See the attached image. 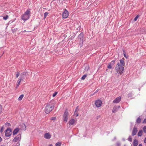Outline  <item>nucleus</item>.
Returning a JSON list of instances; mask_svg holds the SVG:
<instances>
[{
    "label": "nucleus",
    "mask_w": 146,
    "mask_h": 146,
    "mask_svg": "<svg viewBox=\"0 0 146 146\" xmlns=\"http://www.w3.org/2000/svg\"><path fill=\"white\" fill-rule=\"evenodd\" d=\"M142 123H146V118L145 119L143 120V121L142 122Z\"/></svg>",
    "instance_id": "nucleus-38"
},
{
    "label": "nucleus",
    "mask_w": 146,
    "mask_h": 146,
    "mask_svg": "<svg viewBox=\"0 0 146 146\" xmlns=\"http://www.w3.org/2000/svg\"><path fill=\"white\" fill-rule=\"evenodd\" d=\"M20 84V83H17V86H16V88H17L19 87V85Z\"/></svg>",
    "instance_id": "nucleus-43"
},
{
    "label": "nucleus",
    "mask_w": 146,
    "mask_h": 146,
    "mask_svg": "<svg viewBox=\"0 0 146 146\" xmlns=\"http://www.w3.org/2000/svg\"><path fill=\"white\" fill-rule=\"evenodd\" d=\"M98 90H96V92H98Z\"/></svg>",
    "instance_id": "nucleus-55"
},
{
    "label": "nucleus",
    "mask_w": 146,
    "mask_h": 146,
    "mask_svg": "<svg viewBox=\"0 0 146 146\" xmlns=\"http://www.w3.org/2000/svg\"><path fill=\"white\" fill-rule=\"evenodd\" d=\"M20 84V83H17V86H16V88H17L19 87V85Z\"/></svg>",
    "instance_id": "nucleus-40"
},
{
    "label": "nucleus",
    "mask_w": 146,
    "mask_h": 146,
    "mask_svg": "<svg viewBox=\"0 0 146 146\" xmlns=\"http://www.w3.org/2000/svg\"><path fill=\"white\" fill-rule=\"evenodd\" d=\"M61 143L60 142H58L55 144V145L56 146H60L61 145Z\"/></svg>",
    "instance_id": "nucleus-27"
},
{
    "label": "nucleus",
    "mask_w": 146,
    "mask_h": 146,
    "mask_svg": "<svg viewBox=\"0 0 146 146\" xmlns=\"http://www.w3.org/2000/svg\"><path fill=\"white\" fill-rule=\"evenodd\" d=\"M22 80L21 79L19 78L17 81V83H20Z\"/></svg>",
    "instance_id": "nucleus-33"
},
{
    "label": "nucleus",
    "mask_w": 146,
    "mask_h": 146,
    "mask_svg": "<svg viewBox=\"0 0 146 146\" xmlns=\"http://www.w3.org/2000/svg\"><path fill=\"white\" fill-rule=\"evenodd\" d=\"M5 124V125L7 126H10V125H11L10 124L8 123H7Z\"/></svg>",
    "instance_id": "nucleus-34"
},
{
    "label": "nucleus",
    "mask_w": 146,
    "mask_h": 146,
    "mask_svg": "<svg viewBox=\"0 0 146 146\" xmlns=\"http://www.w3.org/2000/svg\"><path fill=\"white\" fill-rule=\"evenodd\" d=\"M137 128L136 127H134L132 131V136H134L136 134L137 132Z\"/></svg>",
    "instance_id": "nucleus-11"
},
{
    "label": "nucleus",
    "mask_w": 146,
    "mask_h": 146,
    "mask_svg": "<svg viewBox=\"0 0 146 146\" xmlns=\"http://www.w3.org/2000/svg\"><path fill=\"white\" fill-rule=\"evenodd\" d=\"M44 137L46 139H49L51 137V135L48 133H46L44 134Z\"/></svg>",
    "instance_id": "nucleus-14"
},
{
    "label": "nucleus",
    "mask_w": 146,
    "mask_h": 146,
    "mask_svg": "<svg viewBox=\"0 0 146 146\" xmlns=\"http://www.w3.org/2000/svg\"><path fill=\"white\" fill-rule=\"evenodd\" d=\"M26 32L25 31H23V32Z\"/></svg>",
    "instance_id": "nucleus-54"
},
{
    "label": "nucleus",
    "mask_w": 146,
    "mask_h": 146,
    "mask_svg": "<svg viewBox=\"0 0 146 146\" xmlns=\"http://www.w3.org/2000/svg\"><path fill=\"white\" fill-rule=\"evenodd\" d=\"M143 131L144 133H146V126H145L143 128Z\"/></svg>",
    "instance_id": "nucleus-29"
},
{
    "label": "nucleus",
    "mask_w": 146,
    "mask_h": 146,
    "mask_svg": "<svg viewBox=\"0 0 146 146\" xmlns=\"http://www.w3.org/2000/svg\"><path fill=\"white\" fill-rule=\"evenodd\" d=\"M2 107L0 105V113L2 112Z\"/></svg>",
    "instance_id": "nucleus-35"
},
{
    "label": "nucleus",
    "mask_w": 146,
    "mask_h": 146,
    "mask_svg": "<svg viewBox=\"0 0 146 146\" xmlns=\"http://www.w3.org/2000/svg\"><path fill=\"white\" fill-rule=\"evenodd\" d=\"M118 110V108L117 106H115L113 107L112 112L113 113L116 112Z\"/></svg>",
    "instance_id": "nucleus-17"
},
{
    "label": "nucleus",
    "mask_w": 146,
    "mask_h": 146,
    "mask_svg": "<svg viewBox=\"0 0 146 146\" xmlns=\"http://www.w3.org/2000/svg\"><path fill=\"white\" fill-rule=\"evenodd\" d=\"M144 143H146V137L145 138V139L144 140Z\"/></svg>",
    "instance_id": "nucleus-48"
},
{
    "label": "nucleus",
    "mask_w": 146,
    "mask_h": 146,
    "mask_svg": "<svg viewBox=\"0 0 146 146\" xmlns=\"http://www.w3.org/2000/svg\"><path fill=\"white\" fill-rule=\"evenodd\" d=\"M48 146H53V145L52 144H50Z\"/></svg>",
    "instance_id": "nucleus-53"
},
{
    "label": "nucleus",
    "mask_w": 146,
    "mask_h": 146,
    "mask_svg": "<svg viewBox=\"0 0 146 146\" xmlns=\"http://www.w3.org/2000/svg\"><path fill=\"white\" fill-rule=\"evenodd\" d=\"M115 62V60H113L111 61V62L110 63L111 65L112 66H113V65L114 64Z\"/></svg>",
    "instance_id": "nucleus-24"
},
{
    "label": "nucleus",
    "mask_w": 146,
    "mask_h": 146,
    "mask_svg": "<svg viewBox=\"0 0 146 146\" xmlns=\"http://www.w3.org/2000/svg\"><path fill=\"white\" fill-rule=\"evenodd\" d=\"M87 75L86 74H85L81 78L82 80H84L86 78V77Z\"/></svg>",
    "instance_id": "nucleus-25"
},
{
    "label": "nucleus",
    "mask_w": 146,
    "mask_h": 146,
    "mask_svg": "<svg viewBox=\"0 0 146 146\" xmlns=\"http://www.w3.org/2000/svg\"><path fill=\"white\" fill-rule=\"evenodd\" d=\"M127 140L130 142H131L132 141V138L131 136H129Z\"/></svg>",
    "instance_id": "nucleus-26"
},
{
    "label": "nucleus",
    "mask_w": 146,
    "mask_h": 146,
    "mask_svg": "<svg viewBox=\"0 0 146 146\" xmlns=\"http://www.w3.org/2000/svg\"><path fill=\"white\" fill-rule=\"evenodd\" d=\"M19 131V128H16L14 129L13 132V134L14 135H16L17 133Z\"/></svg>",
    "instance_id": "nucleus-15"
},
{
    "label": "nucleus",
    "mask_w": 146,
    "mask_h": 146,
    "mask_svg": "<svg viewBox=\"0 0 146 146\" xmlns=\"http://www.w3.org/2000/svg\"><path fill=\"white\" fill-rule=\"evenodd\" d=\"M5 146V145H1V146Z\"/></svg>",
    "instance_id": "nucleus-56"
},
{
    "label": "nucleus",
    "mask_w": 146,
    "mask_h": 146,
    "mask_svg": "<svg viewBox=\"0 0 146 146\" xmlns=\"http://www.w3.org/2000/svg\"><path fill=\"white\" fill-rule=\"evenodd\" d=\"M3 129V127H2L1 128V131H2Z\"/></svg>",
    "instance_id": "nucleus-52"
},
{
    "label": "nucleus",
    "mask_w": 146,
    "mask_h": 146,
    "mask_svg": "<svg viewBox=\"0 0 146 146\" xmlns=\"http://www.w3.org/2000/svg\"><path fill=\"white\" fill-rule=\"evenodd\" d=\"M117 146H119L120 145V143H117Z\"/></svg>",
    "instance_id": "nucleus-47"
},
{
    "label": "nucleus",
    "mask_w": 146,
    "mask_h": 146,
    "mask_svg": "<svg viewBox=\"0 0 146 146\" xmlns=\"http://www.w3.org/2000/svg\"><path fill=\"white\" fill-rule=\"evenodd\" d=\"M19 75H20V73L19 72H18L16 75V77L17 78H18V76H19Z\"/></svg>",
    "instance_id": "nucleus-37"
},
{
    "label": "nucleus",
    "mask_w": 146,
    "mask_h": 146,
    "mask_svg": "<svg viewBox=\"0 0 146 146\" xmlns=\"http://www.w3.org/2000/svg\"><path fill=\"white\" fill-rule=\"evenodd\" d=\"M73 124V119H72L69 121V127H70L71 125H72Z\"/></svg>",
    "instance_id": "nucleus-20"
},
{
    "label": "nucleus",
    "mask_w": 146,
    "mask_h": 146,
    "mask_svg": "<svg viewBox=\"0 0 146 146\" xmlns=\"http://www.w3.org/2000/svg\"><path fill=\"white\" fill-rule=\"evenodd\" d=\"M20 84V83H17V86H16V88H17L19 87V85Z\"/></svg>",
    "instance_id": "nucleus-39"
},
{
    "label": "nucleus",
    "mask_w": 146,
    "mask_h": 146,
    "mask_svg": "<svg viewBox=\"0 0 146 146\" xmlns=\"http://www.w3.org/2000/svg\"><path fill=\"white\" fill-rule=\"evenodd\" d=\"M123 55H124V56L126 58H127V57L126 56L125 54V53H123Z\"/></svg>",
    "instance_id": "nucleus-46"
},
{
    "label": "nucleus",
    "mask_w": 146,
    "mask_h": 146,
    "mask_svg": "<svg viewBox=\"0 0 146 146\" xmlns=\"http://www.w3.org/2000/svg\"><path fill=\"white\" fill-rule=\"evenodd\" d=\"M54 106L53 105L48 103L46 105L45 108V113L46 114L49 113L54 109Z\"/></svg>",
    "instance_id": "nucleus-2"
},
{
    "label": "nucleus",
    "mask_w": 146,
    "mask_h": 146,
    "mask_svg": "<svg viewBox=\"0 0 146 146\" xmlns=\"http://www.w3.org/2000/svg\"><path fill=\"white\" fill-rule=\"evenodd\" d=\"M138 145V141L136 139H134L133 141V146H137Z\"/></svg>",
    "instance_id": "nucleus-16"
},
{
    "label": "nucleus",
    "mask_w": 146,
    "mask_h": 146,
    "mask_svg": "<svg viewBox=\"0 0 146 146\" xmlns=\"http://www.w3.org/2000/svg\"><path fill=\"white\" fill-rule=\"evenodd\" d=\"M8 18V16L6 15L5 16H4L3 17V19L5 20H6Z\"/></svg>",
    "instance_id": "nucleus-31"
},
{
    "label": "nucleus",
    "mask_w": 146,
    "mask_h": 146,
    "mask_svg": "<svg viewBox=\"0 0 146 146\" xmlns=\"http://www.w3.org/2000/svg\"><path fill=\"white\" fill-rule=\"evenodd\" d=\"M27 74V72H24L21 74L20 77L19 78H21L22 80H23L25 78Z\"/></svg>",
    "instance_id": "nucleus-9"
},
{
    "label": "nucleus",
    "mask_w": 146,
    "mask_h": 146,
    "mask_svg": "<svg viewBox=\"0 0 146 146\" xmlns=\"http://www.w3.org/2000/svg\"><path fill=\"white\" fill-rule=\"evenodd\" d=\"M56 117H52L51 118V119L52 120H54L55 119H56Z\"/></svg>",
    "instance_id": "nucleus-44"
},
{
    "label": "nucleus",
    "mask_w": 146,
    "mask_h": 146,
    "mask_svg": "<svg viewBox=\"0 0 146 146\" xmlns=\"http://www.w3.org/2000/svg\"><path fill=\"white\" fill-rule=\"evenodd\" d=\"M124 59H122L119 60L120 63L118 62L116 65L115 70L119 74H121L123 71L125 65Z\"/></svg>",
    "instance_id": "nucleus-1"
},
{
    "label": "nucleus",
    "mask_w": 146,
    "mask_h": 146,
    "mask_svg": "<svg viewBox=\"0 0 146 146\" xmlns=\"http://www.w3.org/2000/svg\"><path fill=\"white\" fill-rule=\"evenodd\" d=\"M11 129L10 128H8L6 131L5 135L7 137H9L11 134Z\"/></svg>",
    "instance_id": "nucleus-5"
},
{
    "label": "nucleus",
    "mask_w": 146,
    "mask_h": 146,
    "mask_svg": "<svg viewBox=\"0 0 146 146\" xmlns=\"http://www.w3.org/2000/svg\"><path fill=\"white\" fill-rule=\"evenodd\" d=\"M30 14V9H28L22 16V19L25 21L28 19L29 18Z\"/></svg>",
    "instance_id": "nucleus-3"
},
{
    "label": "nucleus",
    "mask_w": 146,
    "mask_h": 146,
    "mask_svg": "<svg viewBox=\"0 0 146 146\" xmlns=\"http://www.w3.org/2000/svg\"><path fill=\"white\" fill-rule=\"evenodd\" d=\"M68 113L67 110H66L64 114L63 118L64 121L66 123L68 120Z\"/></svg>",
    "instance_id": "nucleus-4"
},
{
    "label": "nucleus",
    "mask_w": 146,
    "mask_h": 146,
    "mask_svg": "<svg viewBox=\"0 0 146 146\" xmlns=\"http://www.w3.org/2000/svg\"><path fill=\"white\" fill-rule=\"evenodd\" d=\"M121 99V97L119 96L115 98L113 101V103H117L120 102Z\"/></svg>",
    "instance_id": "nucleus-10"
},
{
    "label": "nucleus",
    "mask_w": 146,
    "mask_h": 146,
    "mask_svg": "<svg viewBox=\"0 0 146 146\" xmlns=\"http://www.w3.org/2000/svg\"><path fill=\"white\" fill-rule=\"evenodd\" d=\"M141 119L140 117V116H139L137 119L136 123H141Z\"/></svg>",
    "instance_id": "nucleus-18"
},
{
    "label": "nucleus",
    "mask_w": 146,
    "mask_h": 146,
    "mask_svg": "<svg viewBox=\"0 0 146 146\" xmlns=\"http://www.w3.org/2000/svg\"><path fill=\"white\" fill-rule=\"evenodd\" d=\"M76 121H77V120H74V121H73L74 124V123H76Z\"/></svg>",
    "instance_id": "nucleus-45"
},
{
    "label": "nucleus",
    "mask_w": 146,
    "mask_h": 146,
    "mask_svg": "<svg viewBox=\"0 0 146 146\" xmlns=\"http://www.w3.org/2000/svg\"><path fill=\"white\" fill-rule=\"evenodd\" d=\"M70 42H69V43H68L69 45V44H70Z\"/></svg>",
    "instance_id": "nucleus-57"
},
{
    "label": "nucleus",
    "mask_w": 146,
    "mask_h": 146,
    "mask_svg": "<svg viewBox=\"0 0 146 146\" xmlns=\"http://www.w3.org/2000/svg\"><path fill=\"white\" fill-rule=\"evenodd\" d=\"M84 34L82 33H81L78 36V38L80 39V42L81 43H83V38Z\"/></svg>",
    "instance_id": "nucleus-7"
},
{
    "label": "nucleus",
    "mask_w": 146,
    "mask_h": 146,
    "mask_svg": "<svg viewBox=\"0 0 146 146\" xmlns=\"http://www.w3.org/2000/svg\"><path fill=\"white\" fill-rule=\"evenodd\" d=\"M139 15H137L134 18V21H137V19H138V18H139Z\"/></svg>",
    "instance_id": "nucleus-32"
},
{
    "label": "nucleus",
    "mask_w": 146,
    "mask_h": 146,
    "mask_svg": "<svg viewBox=\"0 0 146 146\" xmlns=\"http://www.w3.org/2000/svg\"><path fill=\"white\" fill-rule=\"evenodd\" d=\"M142 133H143V131L142 130H139V132L138 133V136L141 137V136L142 135Z\"/></svg>",
    "instance_id": "nucleus-19"
},
{
    "label": "nucleus",
    "mask_w": 146,
    "mask_h": 146,
    "mask_svg": "<svg viewBox=\"0 0 146 146\" xmlns=\"http://www.w3.org/2000/svg\"><path fill=\"white\" fill-rule=\"evenodd\" d=\"M79 111V108H78V106L76 107L75 109L74 115H76V116H78V112Z\"/></svg>",
    "instance_id": "nucleus-12"
},
{
    "label": "nucleus",
    "mask_w": 146,
    "mask_h": 146,
    "mask_svg": "<svg viewBox=\"0 0 146 146\" xmlns=\"http://www.w3.org/2000/svg\"><path fill=\"white\" fill-rule=\"evenodd\" d=\"M20 84V83H17V86H16V88H17L19 87V85Z\"/></svg>",
    "instance_id": "nucleus-42"
},
{
    "label": "nucleus",
    "mask_w": 146,
    "mask_h": 146,
    "mask_svg": "<svg viewBox=\"0 0 146 146\" xmlns=\"http://www.w3.org/2000/svg\"><path fill=\"white\" fill-rule=\"evenodd\" d=\"M48 14V13L47 12H46L44 13V17L45 18L47 16Z\"/></svg>",
    "instance_id": "nucleus-28"
},
{
    "label": "nucleus",
    "mask_w": 146,
    "mask_h": 146,
    "mask_svg": "<svg viewBox=\"0 0 146 146\" xmlns=\"http://www.w3.org/2000/svg\"><path fill=\"white\" fill-rule=\"evenodd\" d=\"M57 94V92H54L53 94L52 95V96L53 97H55L56 95V94Z\"/></svg>",
    "instance_id": "nucleus-36"
},
{
    "label": "nucleus",
    "mask_w": 146,
    "mask_h": 146,
    "mask_svg": "<svg viewBox=\"0 0 146 146\" xmlns=\"http://www.w3.org/2000/svg\"><path fill=\"white\" fill-rule=\"evenodd\" d=\"M117 108H118V109L119 108H120V106H117Z\"/></svg>",
    "instance_id": "nucleus-50"
},
{
    "label": "nucleus",
    "mask_w": 146,
    "mask_h": 146,
    "mask_svg": "<svg viewBox=\"0 0 146 146\" xmlns=\"http://www.w3.org/2000/svg\"><path fill=\"white\" fill-rule=\"evenodd\" d=\"M102 104V101L99 100H96L95 102V105L97 107H100L101 106Z\"/></svg>",
    "instance_id": "nucleus-6"
},
{
    "label": "nucleus",
    "mask_w": 146,
    "mask_h": 146,
    "mask_svg": "<svg viewBox=\"0 0 146 146\" xmlns=\"http://www.w3.org/2000/svg\"><path fill=\"white\" fill-rule=\"evenodd\" d=\"M138 146H142V145L141 144H139Z\"/></svg>",
    "instance_id": "nucleus-51"
},
{
    "label": "nucleus",
    "mask_w": 146,
    "mask_h": 146,
    "mask_svg": "<svg viewBox=\"0 0 146 146\" xmlns=\"http://www.w3.org/2000/svg\"><path fill=\"white\" fill-rule=\"evenodd\" d=\"M21 126L22 127V129L24 130H25L26 129V125L24 123H23L21 125Z\"/></svg>",
    "instance_id": "nucleus-21"
},
{
    "label": "nucleus",
    "mask_w": 146,
    "mask_h": 146,
    "mask_svg": "<svg viewBox=\"0 0 146 146\" xmlns=\"http://www.w3.org/2000/svg\"><path fill=\"white\" fill-rule=\"evenodd\" d=\"M68 15V11L65 10L62 14V17L63 18H67Z\"/></svg>",
    "instance_id": "nucleus-8"
},
{
    "label": "nucleus",
    "mask_w": 146,
    "mask_h": 146,
    "mask_svg": "<svg viewBox=\"0 0 146 146\" xmlns=\"http://www.w3.org/2000/svg\"><path fill=\"white\" fill-rule=\"evenodd\" d=\"M21 136L20 135H18L15 137L13 140V141L16 142L20 140Z\"/></svg>",
    "instance_id": "nucleus-13"
},
{
    "label": "nucleus",
    "mask_w": 146,
    "mask_h": 146,
    "mask_svg": "<svg viewBox=\"0 0 146 146\" xmlns=\"http://www.w3.org/2000/svg\"><path fill=\"white\" fill-rule=\"evenodd\" d=\"M20 84V83H17V86H16V88H17L19 87V85Z\"/></svg>",
    "instance_id": "nucleus-41"
},
{
    "label": "nucleus",
    "mask_w": 146,
    "mask_h": 146,
    "mask_svg": "<svg viewBox=\"0 0 146 146\" xmlns=\"http://www.w3.org/2000/svg\"><path fill=\"white\" fill-rule=\"evenodd\" d=\"M133 93L132 92H130L128 94V96L129 97H131L133 95Z\"/></svg>",
    "instance_id": "nucleus-23"
},
{
    "label": "nucleus",
    "mask_w": 146,
    "mask_h": 146,
    "mask_svg": "<svg viewBox=\"0 0 146 146\" xmlns=\"http://www.w3.org/2000/svg\"><path fill=\"white\" fill-rule=\"evenodd\" d=\"M112 66H113L111 65L109 63L108 66V68L109 69H111V68Z\"/></svg>",
    "instance_id": "nucleus-30"
},
{
    "label": "nucleus",
    "mask_w": 146,
    "mask_h": 146,
    "mask_svg": "<svg viewBox=\"0 0 146 146\" xmlns=\"http://www.w3.org/2000/svg\"><path fill=\"white\" fill-rule=\"evenodd\" d=\"M23 97H24V95L23 94L21 95V96H20L19 97V98L18 99V100H19V101L21 100H22V99H23Z\"/></svg>",
    "instance_id": "nucleus-22"
},
{
    "label": "nucleus",
    "mask_w": 146,
    "mask_h": 146,
    "mask_svg": "<svg viewBox=\"0 0 146 146\" xmlns=\"http://www.w3.org/2000/svg\"><path fill=\"white\" fill-rule=\"evenodd\" d=\"M2 138L1 137H0V142H1L2 141Z\"/></svg>",
    "instance_id": "nucleus-49"
}]
</instances>
